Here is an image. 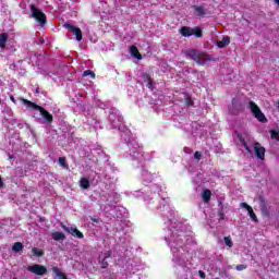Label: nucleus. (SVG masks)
<instances>
[{"instance_id":"nucleus-1","label":"nucleus","mask_w":279,"mask_h":279,"mask_svg":"<svg viewBox=\"0 0 279 279\" xmlns=\"http://www.w3.org/2000/svg\"><path fill=\"white\" fill-rule=\"evenodd\" d=\"M185 56L186 58H190V60L196 62L198 66H204L206 62H210L213 60V57H210V54L198 49L185 50Z\"/></svg>"},{"instance_id":"nucleus-2","label":"nucleus","mask_w":279,"mask_h":279,"mask_svg":"<svg viewBox=\"0 0 279 279\" xmlns=\"http://www.w3.org/2000/svg\"><path fill=\"white\" fill-rule=\"evenodd\" d=\"M22 104L27 106V108H31L32 110H38L41 114V117L45 119L46 122L48 123H53V116L47 111V109L40 107L36 102H33L28 99L21 98Z\"/></svg>"},{"instance_id":"nucleus-3","label":"nucleus","mask_w":279,"mask_h":279,"mask_svg":"<svg viewBox=\"0 0 279 279\" xmlns=\"http://www.w3.org/2000/svg\"><path fill=\"white\" fill-rule=\"evenodd\" d=\"M31 12L32 19H35L36 23H38L40 27H45V25H47V15L40 11L36 4L31 5Z\"/></svg>"},{"instance_id":"nucleus-4","label":"nucleus","mask_w":279,"mask_h":279,"mask_svg":"<svg viewBox=\"0 0 279 279\" xmlns=\"http://www.w3.org/2000/svg\"><path fill=\"white\" fill-rule=\"evenodd\" d=\"M248 108L252 112V114L255 117V119H257V121H259V123H267V117H265V113H263V111L260 110V107H258V105H256V102H254L253 100L248 101Z\"/></svg>"},{"instance_id":"nucleus-5","label":"nucleus","mask_w":279,"mask_h":279,"mask_svg":"<svg viewBox=\"0 0 279 279\" xmlns=\"http://www.w3.org/2000/svg\"><path fill=\"white\" fill-rule=\"evenodd\" d=\"M180 34L184 38H191V36H196V38H202L203 36L201 27L191 28L189 26H182L180 29Z\"/></svg>"},{"instance_id":"nucleus-6","label":"nucleus","mask_w":279,"mask_h":279,"mask_svg":"<svg viewBox=\"0 0 279 279\" xmlns=\"http://www.w3.org/2000/svg\"><path fill=\"white\" fill-rule=\"evenodd\" d=\"M61 228H62V230H64V232H66L68 234H71L75 239H84V233H82V231H80L75 227L66 226L61 222Z\"/></svg>"},{"instance_id":"nucleus-7","label":"nucleus","mask_w":279,"mask_h":279,"mask_svg":"<svg viewBox=\"0 0 279 279\" xmlns=\"http://www.w3.org/2000/svg\"><path fill=\"white\" fill-rule=\"evenodd\" d=\"M27 271L35 274V276H45V274H47V267L39 264H34L33 266L27 267Z\"/></svg>"},{"instance_id":"nucleus-8","label":"nucleus","mask_w":279,"mask_h":279,"mask_svg":"<svg viewBox=\"0 0 279 279\" xmlns=\"http://www.w3.org/2000/svg\"><path fill=\"white\" fill-rule=\"evenodd\" d=\"M64 27L65 29H69V32H72V34H74L77 43H82L84 35L82 34V29L80 27H75L72 24H64Z\"/></svg>"},{"instance_id":"nucleus-9","label":"nucleus","mask_w":279,"mask_h":279,"mask_svg":"<svg viewBox=\"0 0 279 279\" xmlns=\"http://www.w3.org/2000/svg\"><path fill=\"white\" fill-rule=\"evenodd\" d=\"M254 151H255V156L256 158H258V160H265V154H266V149L264 146L260 145V143L255 142L254 143Z\"/></svg>"},{"instance_id":"nucleus-10","label":"nucleus","mask_w":279,"mask_h":279,"mask_svg":"<svg viewBox=\"0 0 279 279\" xmlns=\"http://www.w3.org/2000/svg\"><path fill=\"white\" fill-rule=\"evenodd\" d=\"M109 121H110L111 125L117 128V125H119L118 123H122L123 122V117L117 114L116 112H111L109 114Z\"/></svg>"},{"instance_id":"nucleus-11","label":"nucleus","mask_w":279,"mask_h":279,"mask_svg":"<svg viewBox=\"0 0 279 279\" xmlns=\"http://www.w3.org/2000/svg\"><path fill=\"white\" fill-rule=\"evenodd\" d=\"M108 258H112V251H107L105 253V257L101 260H99V265L101 269H108V266H109Z\"/></svg>"},{"instance_id":"nucleus-12","label":"nucleus","mask_w":279,"mask_h":279,"mask_svg":"<svg viewBox=\"0 0 279 279\" xmlns=\"http://www.w3.org/2000/svg\"><path fill=\"white\" fill-rule=\"evenodd\" d=\"M259 207L262 210V215H264V217H269V209H267V203L263 197L259 198Z\"/></svg>"},{"instance_id":"nucleus-13","label":"nucleus","mask_w":279,"mask_h":279,"mask_svg":"<svg viewBox=\"0 0 279 279\" xmlns=\"http://www.w3.org/2000/svg\"><path fill=\"white\" fill-rule=\"evenodd\" d=\"M130 53L133 58H136V60H143V54H141L136 46L130 47Z\"/></svg>"},{"instance_id":"nucleus-14","label":"nucleus","mask_w":279,"mask_h":279,"mask_svg":"<svg viewBox=\"0 0 279 279\" xmlns=\"http://www.w3.org/2000/svg\"><path fill=\"white\" fill-rule=\"evenodd\" d=\"M143 81L147 83V88L154 90V80L151 78V75H149V73H145L143 75Z\"/></svg>"},{"instance_id":"nucleus-15","label":"nucleus","mask_w":279,"mask_h":279,"mask_svg":"<svg viewBox=\"0 0 279 279\" xmlns=\"http://www.w3.org/2000/svg\"><path fill=\"white\" fill-rule=\"evenodd\" d=\"M228 45H230V37L229 36H225L222 38V40L217 43V47L219 49H223L225 47H228Z\"/></svg>"},{"instance_id":"nucleus-16","label":"nucleus","mask_w":279,"mask_h":279,"mask_svg":"<svg viewBox=\"0 0 279 279\" xmlns=\"http://www.w3.org/2000/svg\"><path fill=\"white\" fill-rule=\"evenodd\" d=\"M8 33H1L0 34V48L5 49V45H8Z\"/></svg>"},{"instance_id":"nucleus-17","label":"nucleus","mask_w":279,"mask_h":279,"mask_svg":"<svg viewBox=\"0 0 279 279\" xmlns=\"http://www.w3.org/2000/svg\"><path fill=\"white\" fill-rule=\"evenodd\" d=\"M202 197L203 202H205V204H208V202H210V198L213 197V192L210 190H204Z\"/></svg>"},{"instance_id":"nucleus-18","label":"nucleus","mask_w":279,"mask_h":279,"mask_svg":"<svg viewBox=\"0 0 279 279\" xmlns=\"http://www.w3.org/2000/svg\"><path fill=\"white\" fill-rule=\"evenodd\" d=\"M51 236L53 241H64L66 239V235H64V233L58 231L53 232Z\"/></svg>"},{"instance_id":"nucleus-19","label":"nucleus","mask_w":279,"mask_h":279,"mask_svg":"<svg viewBox=\"0 0 279 279\" xmlns=\"http://www.w3.org/2000/svg\"><path fill=\"white\" fill-rule=\"evenodd\" d=\"M80 186L81 189H84V190L90 189V181L86 178H82L80 180Z\"/></svg>"},{"instance_id":"nucleus-20","label":"nucleus","mask_w":279,"mask_h":279,"mask_svg":"<svg viewBox=\"0 0 279 279\" xmlns=\"http://www.w3.org/2000/svg\"><path fill=\"white\" fill-rule=\"evenodd\" d=\"M24 247H25V245H23V243L15 242L12 246V251L15 253L23 252Z\"/></svg>"},{"instance_id":"nucleus-21","label":"nucleus","mask_w":279,"mask_h":279,"mask_svg":"<svg viewBox=\"0 0 279 279\" xmlns=\"http://www.w3.org/2000/svg\"><path fill=\"white\" fill-rule=\"evenodd\" d=\"M32 252H33L34 256H37V258L45 256V251H43L40 248L33 247Z\"/></svg>"},{"instance_id":"nucleus-22","label":"nucleus","mask_w":279,"mask_h":279,"mask_svg":"<svg viewBox=\"0 0 279 279\" xmlns=\"http://www.w3.org/2000/svg\"><path fill=\"white\" fill-rule=\"evenodd\" d=\"M185 106H189V107L195 106V101L189 94H185Z\"/></svg>"},{"instance_id":"nucleus-23","label":"nucleus","mask_w":279,"mask_h":279,"mask_svg":"<svg viewBox=\"0 0 279 279\" xmlns=\"http://www.w3.org/2000/svg\"><path fill=\"white\" fill-rule=\"evenodd\" d=\"M58 162L63 169H69V163H66V157H59Z\"/></svg>"},{"instance_id":"nucleus-24","label":"nucleus","mask_w":279,"mask_h":279,"mask_svg":"<svg viewBox=\"0 0 279 279\" xmlns=\"http://www.w3.org/2000/svg\"><path fill=\"white\" fill-rule=\"evenodd\" d=\"M252 221H255V223H258V217L256 216V213H254V209L251 208L247 210Z\"/></svg>"},{"instance_id":"nucleus-25","label":"nucleus","mask_w":279,"mask_h":279,"mask_svg":"<svg viewBox=\"0 0 279 279\" xmlns=\"http://www.w3.org/2000/svg\"><path fill=\"white\" fill-rule=\"evenodd\" d=\"M194 9H195V12L197 13V16H204V14H206L204 7H194Z\"/></svg>"},{"instance_id":"nucleus-26","label":"nucleus","mask_w":279,"mask_h":279,"mask_svg":"<svg viewBox=\"0 0 279 279\" xmlns=\"http://www.w3.org/2000/svg\"><path fill=\"white\" fill-rule=\"evenodd\" d=\"M88 75L92 77V80H95V72L93 70H86L83 72V77H88Z\"/></svg>"},{"instance_id":"nucleus-27","label":"nucleus","mask_w":279,"mask_h":279,"mask_svg":"<svg viewBox=\"0 0 279 279\" xmlns=\"http://www.w3.org/2000/svg\"><path fill=\"white\" fill-rule=\"evenodd\" d=\"M240 143L244 146V149L247 151V154L252 155V148L247 145V142H245L243 138H240Z\"/></svg>"},{"instance_id":"nucleus-28","label":"nucleus","mask_w":279,"mask_h":279,"mask_svg":"<svg viewBox=\"0 0 279 279\" xmlns=\"http://www.w3.org/2000/svg\"><path fill=\"white\" fill-rule=\"evenodd\" d=\"M270 138H275V141H279V131L271 130L270 131Z\"/></svg>"},{"instance_id":"nucleus-29","label":"nucleus","mask_w":279,"mask_h":279,"mask_svg":"<svg viewBox=\"0 0 279 279\" xmlns=\"http://www.w3.org/2000/svg\"><path fill=\"white\" fill-rule=\"evenodd\" d=\"M225 244L227 245V247H232V245H234L230 236H225Z\"/></svg>"},{"instance_id":"nucleus-30","label":"nucleus","mask_w":279,"mask_h":279,"mask_svg":"<svg viewBox=\"0 0 279 279\" xmlns=\"http://www.w3.org/2000/svg\"><path fill=\"white\" fill-rule=\"evenodd\" d=\"M236 271H243L244 269H247V265L240 264L235 266Z\"/></svg>"},{"instance_id":"nucleus-31","label":"nucleus","mask_w":279,"mask_h":279,"mask_svg":"<svg viewBox=\"0 0 279 279\" xmlns=\"http://www.w3.org/2000/svg\"><path fill=\"white\" fill-rule=\"evenodd\" d=\"M194 158H195V160H202V153L195 151L194 153Z\"/></svg>"},{"instance_id":"nucleus-32","label":"nucleus","mask_w":279,"mask_h":279,"mask_svg":"<svg viewBox=\"0 0 279 279\" xmlns=\"http://www.w3.org/2000/svg\"><path fill=\"white\" fill-rule=\"evenodd\" d=\"M242 208H246V210H251L252 206H250L247 203H242L241 204Z\"/></svg>"},{"instance_id":"nucleus-33","label":"nucleus","mask_w":279,"mask_h":279,"mask_svg":"<svg viewBox=\"0 0 279 279\" xmlns=\"http://www.w3.org/2000/svg\"><path fill=\"white\" fill-rule=\"evenodd\" d=\"M198 276H199L201 278H206V272L199 270V271H198Z\"/></svg>"},{"instance_id":"nucleus-34","label":"nucleus","mask_w":279,"mask_h":279,"mask_svg":"<svg viewBox=\"0 0 279 279\" xmlns=\"http://www.w3.org/2000/svg\"><path fill=\"white\" fill-rule=\"evenodd\" d=\"M5 186V183H3V178L0 177V189H3Z\"/></svg>"},{"instance_id":"nucleus-35","label":"nucleus","mask_w":279,"mask_h":279,"mask_svg":"<svg viewBox=\"0 0 279 279\" xmlns=\"http://www.w3.org/2000/svg\"><path fill=\"white\" fill-rule=\"evenodd\" d=\"M92 221L94 223H100L101 222V220L99 218H92Z\"/></svg>"},{"instance_id":"nucleus-36","label":"nucleus","mask_w":279,"mask_h":279,"mask_svg":"<svg viewBox=\"0 0 279 279\" xmlns=\"http://www.w3.org/2000/svg\"><path fill=\"white\" fill-rule=\"evenodd\" d=\"M10 100H11L13 104H16V99H14V96H10Z\"/></svg>"},{"instance_id":"nucleus-37","label":"nucleus","mask_w":279,"mask_h":279,"mask_svg":"<svg viewBox=\"0 0 279 279\" xmlns=\"http://www.w3.org/2000/svg\"><path fill=\"white\" fill-rule=\"evenodd\" d=\"M275 3H277V5L279 7V0H275Z\"/></svg>"},{"instance_id":"nucleus-38","label":"nucleus","mask_w":279,"mask_h":279,"mask_svg":"<svg viewBox=\"0 0 279 279\" xmlns=\"http://www.w3.org/2000/svg\"><path fill=\"white\" fill-rule=\"evenodd\" d=\"M234 101H236V99H232V105L234 106Z\"/></svg>"},{"instance_id":"nucleus-39","label":"nucleus","mask_w":279,"mask_h":279,"mask_svg":"<svg viewBox=\"0 0 279 279\" xmlns=\"http://www.w3.org/2000/svg\"><path fill=\"white\" fill-rule=\"evenodd\" d=\"M36 93H39V92H38V88L36 89Z\"/></svg>"},{"instance_id":"nucleus-40","label":"nucleus","mask_w":279,"mask_h":279,"mask_svg":"<svg viewBox=\"0 0 279 279\" xmlns=\"http://www.w3.org/2000/svg\"><path fill=\"white\" fill-rule=\"evenodd\" d=\"M278 109H279V101H278Z\"/></svg>"},{"instance_id":"nucleus-41","label":"nucleus","mask_w":279,"mask_h":279,"mask_svg":"<svg viewBox=\"0 0 279 279\" xmlns=\"http://www.w3.org/2000/svg\"><path fill=\"white\" fill-rule=\"evenodd\" d=\"M0 105H1V99H0Z\"/></svg>"}]
</instances>
